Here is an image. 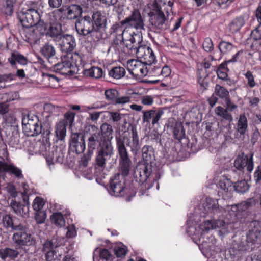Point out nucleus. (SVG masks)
Wrapping results in <instances>:
<instances>
[{
    "label": "nucleus",
    "mask_w": 261,
    "mask_h": 261,
    "mask_svg": "<svg viewBox=\"0 0 261 261\" xmlns=\"http://www.w3.org/2000/svg\"><path fill=\"white\" fill-rule=\"evenodd\" d=\"M93 131L87 139V156L91 159L94 150L97 148L95 158V166L103 169L107 164H110L114 155V148L111 139H106L100 133L98 127L94 125H89Z\"/></svg>",
    "instance_id": "nucleus-1"
},
{
    "label": "nucleus",
    "mask_w": 261,
    "mask_h": 261,
    "mask_svg": "<svg viewBox=\"0 0 261 261\" xmlns=\"http://www.w3.org/2000/svg\"><path fill=\"white\" fill-rule=\"evenodd\" d=\"M132 131V139L127 136L116 137V148L119 155V170L123 178L129 175L132 165L125 144L134 154H137L141 147L137 130L133 128Z\"/></svg>",
    "instance_id": "nucleus-2"
},
{
    "label": "nucleus",
    "mask_w": 261,
    "mask_h": 261,
    "mask_svg": "<svg viewBox=\"0 0 261 261\" xmlns=\"http://www.w3.org/2000/svg\"><path fill=\"white\" fill-rule=\"evenodd\" d=\"M23 131L25 135L34 137L41 134L43 141L45 139L46 143L49 142L51 131V124L50 122L41 123L37 116L28 114L24 115L22 119Z\"/></svg>",
    "instance_id": "nucleus-3"
},
{
    "label": "nucleus",
    "mask_w": 261,
    "mask_h": 261,
    "mask_svg": "<svg viewBox=\"0 0 261 261\" xmlns=\"http://www.w3.org/2000/svg\"><path fill=\"white\" fill-rule=\"evenodd\" d=\"M125 43V51L128 53H135L145 65H150L155 62V57L152 49L143 44L142 39L139 35L134 34V35H130V39L126 40Z\"/></svg>",
    "instance_id": "nucleus-4"
},
{
    "label": "nucleus",
    "mask_w": 261,
    "mask_h": 261,
    "mask_svg": "<svg viewBox=\"0 0 261 261\" xmlns=\"http://www.w3.org/2000/svg\"><path fill=\"white\" fill-rule=\"evenodd\" d=\"M148 16L151 31L160 34L167 28V19L159 6H154V8L148 13Z\"/></svg>",
    "instance_id": "nucleus-5"
},
{
    "label": "nucleus",
    "mask_w": 261,
    "mask_h": 261,
    "mask_svg": "<svg viewBox=\"0 0 261 261\" xmlns=\"http://www.w3.org/2000/svg\"><path fill=\"white\" fill-rule=\"evenodd\" d=\"M32 7L23 8L18 14V18L23 27L27 28L35 26L40 18L37 10L36 3L32 2Z\"/></svg>",
    "instance_id": "nucleus-6"
},
{
    "label": "nucleus",
    "mask_w": 261,
    "mask_h": 261,
    "mask_svg": "<svg viewBox=\"0 0 261 261\" xmlns=\"http://www.w3.org/2000/svg\"><path fill=\"white\" fill-rule=\"evenodd\" d=\"M144 21L145 18L142 16L140 11L138 9H134L128 16L120 21V24L121 25H125L126 28L145 30Z\"/></svg>",
    "instance_id": "nucleus-7"
},
{
    "label": "nucleus",
    "mask_w": 261,
    "mask_h": 261,
    "mask_svg": "<svg viewBox=\"0 0 261 261\" xmlns=\"http://www.w3.org/2000/svg\"><path fill=\"white\" fill-rule=\"evenodd\" d=\"M75 25L77 34L83 37L87 36L95 31L93 21L89 15L80 17L76 19Z\"/></svg>",
    "instance_id": "nucleus-8"
},
{
    "label": "nucleus",
    "mask_w": 261,
    "mask_h": 261,
    "mask_svg": "<svg viewBox=\"0 0 261 261\" xmlns=\"http://www.w3.org/2000/svg\"><path fill=\"white\" fill-rule=\"evenodd\" d=\"M24 229L22 230H15L12 236V240L15 244L21 247L22 246H31L35 243V240L32 234L27 232V228L23 225Z\"/></svg>",
    "instance_id": "nucleus-9"
},
{
    "label": "nucleus",
    "mask_w": 261,
    "mask_h": 261,
    "mask_svg": "<svg viewBox=\"0 0 261 261\" xmlns=\"http://www.w3.org/2000/svg\"><path fill=\"white\" fill-rule=\"evenodd\" d=\"M146 65L141 61L132 59L127 63V69L134 77L142 78L148 73Z\"/></svg>",
    "instance_id": "nucleus-10"
},
{
    "label": "nucleus",
    "mask_w": 261,
    "mask_h": 261,
    "mask_svg": "<svg viewBox=\"0 0 261 261\" xmlns=\"http://www.w3.org/2000/svg\"><path fill=\"white\" fill-rule=\"evenodd\" d=\"M125 179L119 173L115 174L110 179L109 193L115 196H122L124 193Z\"/></svg>",
    "instance_id": "nucleus-11"
},
{
    "label": "nucleus",
    "mask_w": 261,
    "mask_h": 261,
    "mask_svg": "<svg viewBox=\"0 0 261 261\" xmlns=\"http://www.w3.org/2000/svg\"><path fill=\"white\" fill-rule=\"evenodd\" d=\"M152 171V166L149 163L140 164L136 167L134 171V178L137 182L144 185Z\"/></svg>",
    "instance_id": "nucleus-12"
},
{
    "label": "nucleus",
    "mask_w": 261,
    "mask_h": 261,
    "mask_svg": "<svg viewBox=\"0 0 261 261\" xmlns=\"http://www.w3.org/2000/svg\"><path fill=\"white\" fill-rule=\"evenodd\" d=\"M70 150L77 154L83 153L86 148L84 135L81 133H72L70 137Z\"/></svg>",
    "instance_id": "nucleus-13"
},
{
    "label": "nucleus",
    "mask_w": 261,
    "mask_h": 261,
    "mask_svg": "<svg viewBox=\"0 0 261 261\" xmlns=\"http://www.w3.org/2000/svg\"><path fill=\"white\" fill-rule=\"evenodd\" d=\"M246 237L248 243L255 244L261 242L260 221H253L250 223Z\"/></svg>",
    "instance_id": "nucleus-14"
},
{
    "label": "nucleus",
    "mask_w": 261,
    "mask_h": 261,
    "mask_svg": "<svg viewBox=\"0 0 261 261\" xmlns=\"http://www.w3.org/2000/svg\"><path fill=\"white\" fill-rule=\"evenodd\" d=\"M252 205V200L250 199L240 203L231 205V210L236 218L241 220L247 218L250 215L248 210Z\"/></svg>",
    "instance_id": "nucleus-15"
},
{
    "label": "nucleus",
    "mask_w": 261,
    "mask_h": 261,
    "mask_svg": "<svg viewBox=\"0 0 261 261\" xmlns=\"http://www.w3.org/2000/svg\"><path fill=\"white\" fill-rule=\"evenodd\" d=\"M234 166L240 171H243L247 167V170L251 172L254 167L253 154L249 158L244 153L239 154L234 160Z\"/></svg>",
    "instance_id": "nucleus-16"
},
{
    "label": "nucleus",
    "mask_w": 261,
    "mask_h": 261,
    "mask_svg": "<svg viewBox=\"0 0 261 261\" xmlns=\"http://www.w3.org/2000/svg\"><path fill=\"white\" fill-rule=\"evenodd\" d=\"M205 211L212 217L220 216L224 211L222 207H220L218 200L211 198H206L203 203Z\"/></svg>",
    "instance_id": "nucleus-17"
},
{
    "label": "nucleus",
    "mask_w": 261,
    "mask_h": 261,
    "mask_svg": "<svg viewBox=\"0 0 261 261\" xmlns=\"http://www.w3.org/2000/svg\"><path fill=\"white\" fill-rule=\"evenodd\" d=\"M57 43L60 45L61 50L65 53L73 51L76 46L74 37L72 35L69 34L63 35Z\"/></svg>",
    "instance_id": "nucleus-18"
},
{
    "label": "nucleus",
    "mask_w": 261,
    "mask_h": 261,
    "mask_svg": "<svg viewBox=\"0 0 261 261\" xmlns=\"http://www.w3.org/2000/svg\"><path fill=\"white\" fill-rule=\"evenodd\" d=\"M164 111L161 110H149L143 112L142 120L143 123H149L151 120L153 125L157 124L161 116L163 115Z\"/></svg>",
    "instance_id": "nucleus-19"
},
{
    "label": "nucleus",
    "mask_w": 261,
    "mask_h": 261,
    "mask_svg": "<svg viewBox=\"0 0 261 261\" xmlns=\"http://www.w3.org/2000/svg\"><path fill=\"white\" fill-rule=\"evenodd\" d=\"M111 33H116V37L118 39H122L121 41H124V45L125 46V41L126 40L130 39V35H134L135 33L133 34L128 33L127 31H125V29H123L121 25L118 23H115L113 24L111 28Z\"/></svg>",
    "instance_id": "nucleus-20"
},
{
    "label": "nucleus",
    "mask_w": 261,
    "mask_h": 261,
    "mask_svg": "<svg viewBox=\"0 0 261 261\" xmlns=\"http://www.w3.org/2000/svg\"><path fill=\"white\" fill-rule=\"evenodd\" d=\"M91 18L95 27V31H98L106 27L107 19L101 11L94 12Z\"/></svg>",
    "instance_id": "nucleus-21"
},
{
    "label": "nucleus",
    "mask_w": 261,
    "mask_h": 261,
    "mask_svg": "<svg viewBox=\"0 0 261 261\" xmlns=\"http://www.w3.org/2000/svg\"><path fill=\"white\" fill-rule=\"evenodd\" d=\"M2 223L6 228L11 229L12 231L22 230L24 229L23 225L16 223L9 215H5L3 217Z\"/></svg>",
    "instance_id": "nucleus-22"
},
{
    "label": "nucleus",
    "mask_w": 261,
    "mask_h": 261,
    "mask_svg": "<svg viewBox=\"0 0 261 261\" xmlns=\"http://www.w3.org/2000/svg\"><path fill=\"white\" fill-rule=\"evenodd\" d=\"M83 13L82 7L76 4H71L67 6V11L65 13V17L68 20L77 19Z\"/></svg>",
    "instance_id": "nucleus-23"
},
{
    "label": "nucleus",
    "mask_w": 261,
    "mask_h": 261,
    "mask_svg": "<svg viewBox=\"0 0 261 261\" xmlns=\"http://www.w3.org/2000/svg\"><path fill=\"white\" fill-rule=\"evenodd\" d=\"M0 172H9L19 178L23 177L20 169L12 164H8L3 161H0Z\"/></svg>",
    "instance_id": "nucleus-24"
},
{
    "label": "nucleus",
    "mask_w": 261,
    "mask_h": 261,
    "mask_svg": "<svg viewBox=\"0 0 261 261\" xmlns=\"http://www.w3.org/2000/svg\"><path fill=\"white\" fill-rule=\"evenodd\" d=\"M8 60L12 66H15L16 63L23 66L26 65L28 63L27 58L18 51L13 52Z\"/></svg>",
    "instance_id": "nucleus-25"
},
{
    "label": "nucleus",
    "mask_w": 261,
    "mask_h": 261,
    "mask_svg": "<svg viewBox=\"0 0 261 261\" xmlns=\"http://www.w3.org/2000/svg\"><path fill=\"white\" fill-rule=\"evenodd\" d=\"M10 206L13 209L14 213L17 215L23 216L29 214V207L28 205L22 204L19 202L12 200L10 203Z\"/></svg>",
    "instance_id": "nucleus-26"
},
{
    "label": "nucleus",
    "mask_w": 261,
    "mask_h": 261,
    "mask_svg": "<svg viewBox=\"0 0 261 261\" xmlns=\"http://www.w3.org/2000/svg\"><path fill=\"white\" fill-rule=\"evenodd\" d=\"M47 33L52 38L54 41L57 42L61 39L64 34H62L61 25L51 24L49 27Z\"/></svg>",
    "instance_id": "nucleus-27"
},
{
    "label": "nucleus",
    "mask_w": 261,
    "mask_h": 261,
    "mask_svg": "<svg viewBox=\"0 0 261 261\" xmlns=\"http://www.w3.org/2000/svg\"><path fill=\"white\" fill-rule=\"evenodd\" d=\"M19 254L17 250L10 248H6L0 250V257L3 260L14 259Z\"/></svg>",
    "instance_id": "nucleus-28"
},
{
    "label": "nucleus",
    "mask_w": 261,
    "mask_h": 261,
    "mask_svg": "<svg viewBox=\"0 0 261 261\" xmlns=\"http://www.w3.org/2000/svg\"><path fill=\"white\" fill-rule=\"evenodd\" d=\"M237 131L240 135H244L248 128V122L246 117L244 114L239 116L237 125Z\"/></svg>",
    "instance_id": "nucleus-29"
},
{
    "label": "nucleus",
    "mask_w": 261,
    "mask_h": 261,
    "mask_svg": "<svg viewBox=\"0 0 261 261\" xmlns=\"http://www.w3.org/2000/svg\"><path fill=\"white\" fill-rule=\"evenodd\" d=\"M65 153L61 148H56L52 151L50 156L51 164L55 162L62 163L64 161Z\"/></svg>",
    "instance_id": "nucleus-30"
},
{
    "label": "nucleus",
    "mask_w": 261,
    "mask_h": 261,
    "mask_svg": "<svg viewBox=\"0 0 261 261\" xmlns=\"http://www.w3.org/2000/svg\"><path fill=\"white\" fill-rule=\"evenodd\" d=\"M125 69L120 66L112 67L109 71V75L114 79H120L125 74Z\"/></svg>",
    "instance_id": "nucleus-31"
},
{
    "label": "nucleus",
    "mask_w": 261,
    "mask_h": 261,
    "mask_svg": "<svg viewBox=\"0 0 261 261\" xmlns=\"http://www.w3.org/2000/svg\"><path fill=\"white\" fill-rule=\"evenodd\" d=\"M55 133L58 140L61 141L64 140L66 136V127L64 122L60 121L57 124Z\"/></svg>",
    "instance_id": "nucleus-32"
},
{
    "label": "nucleus",
    "mask_w": 261,
    "mask_h": 261,
    "mask_svg": "<svg viewBox=\"0 0 261 261\" xmlns=\"http://www.w3.org/2000/svg\"><path fill=\"white\" fill-rule=\"evenodd\" d=\"M245 24L244 18L240 16L234 19L230 23L229 29L232 33L238 32Z\"/></svg>",
    "instance_id": "nucleus-33"
},
{
    "label": "nucleus",
    "mask_w": 261,
    "mask_h": 261,
    "mask_svg": "<svg viewBox=\"0 0 261 261\" xmlns=\"http://www.w3.org/2000/svg\"><path fill=\"white\" fill-rule=\"evenodd\" d=\"M153 148L149 145H145L142 148V158L145 163H151L153 159Z\"/></svg>",
    "instance_id": "nucleus-34"
},
{
    "label": "nucleus",
    "mask_w": 261,
    "mask_h": 261,
    "mask_svg": "<svg viewBox=\"0 0 261 261\" xmlns=\"http://www.w3.org/2000/svg\"><path fill=\"white\" fill-rule=\"evenodd\" d=\"M217 187L220 189L223 192H227L231 189L232 182L226 177H222L219 180Z\"/></svg>",
    "instance_id": "nucleus-35"
},
{
    "label": "nucleus",
    "mask_w": 261,
    "mask_h": 261,
    "mask_svg": "<svg viewBox=\"0 0 261 261\" xmlns=\"http://www.w3.org/2000/svg\"><path fill=\"white\" fill-rule=\"evenodd\" d=\"M216 114L224 119L228 120L230 122L233 120L232 115L228 112L226 109H224L222 107L218 106L215 109Z\"/></svg>",
    "instance_id": "nucleus-36"
},
{
    "label": "nucleus",
    "mask_w": 261,
    "mask_h": 261,
    "mask_svg": "<svg viewBox=\"0 0 261 261\" xmlns=\"http://www.w3.org/2000/svg\"><path fill=\"white\" fill-rule=\"evenodd\" d=\"M101 68L97 67H92L88 70L85 71V74L91 77L98 79L102 76Z\"/></svg>",
    "instance_id": "nucleus-37"
},
{
    "label": "nucleus",
    "mask_w": 261,
    "mask_h": 261,
    "mask_svg": "<svg viewBox=\"0 0 261 261\" xmlns=\"http://www.w3.org/2000/svg\"><path fill=\"white\" fill-rule=\"evenodd\" d=\"M173 133L175 138L178 140H180L185 137V130L181 123H175Z\"/></svg>",
    "instance_id": "nucleus-38"
},
{
    "label": "nucleus",
    "mask_w": 261,
    "mask_h": 261,
    "mask_svg": "<svg viewBox=\"0 0 261 261\" xmlns=\"http://www.w3.org/2000/svg\"><path fill=\"white\" fill-rule=\"evenodd\" d=\"M214 92L217 96L224 100L230 96L228 91L219 84L216 85Z\"/></svg>",
    "instance_id": "nucleus-39"
},
{
    "label": "nucleus",
    "mask_w": 261,
    "mask_h": 261,
    "mask_svg": "<svg viewBox=\"0 0 261 261\" xmlns=\"http://www.w3.org/2000/svg\"><path fill=\"white\" fill-rule=\"evenodd\" d=\"M41 53L45 57L50 58L56 54V50L54 46L49 44H45L41 48Z\"/></svg>",
    "instance_id": "nucleus-40"
},
{
    "label": "nucleus",
    "mask_w": 261,
    "mask_h": 261,
    "mask_svg": "<svg viewBox=\"0 0 261 261\" xmlns=\"http://www.w3.org/2000/svg\"><path fill=\"white\" fill-rule=\"evenodd\" d=\"M113 132V129L112 126L108 123H104L101 125L100 133H101L102 136L105 138L111 140L112 136L110 137V136L112 135Z\"/></svg>",
    "instance_id": "nucleus-41"
},
{
    "label": "nucleus",
    "mask_w": 261,
    "mask_h": 261,
    "mask_svg": "<svg viewBox=\"0 0 261 261\" xmlns=\"http://www.w3.org/2000/svg\"><path fill=\"white\" fill-rule=\"evenodd\" d=\"M219 49L223 54H226L230 52L234 46L230 42L222 40L219 44Z\"/></svg>",
    "instance_id": "nucleus-42"
},
{
    "label": "nucleus",
    "mask_w": 261,
    "mask_h": 261,
    "mask_svg": "<svg viewBox=\"0 0 261 261\" xmlns=\"http://www.w3.org/2000/svg\"><path fill=\"white\" fill-rule=\"evenodd\" d=\"M50 219L51 222L57 226L62 227L65 224L64 218L61 213H54Z\"/></svg>",
    "instance_id": "nucleus-43"
},
{
    "label": "nucleus",
    "mask_w": 261,
    "mask_h": 261,
    "mask_svg": "<svg viewBox=\"0 0 261 261\" xmlns=\"http://www.w3.org/2000/svg\"><path fill=\"white\" fill-rule=\"evenodd\" d=\"M16 0H4L3 3L4 13L8 15H11L13 13V7Z\"/></svg>",
    "instance_id": "nucleus-44"
},
{
    "label": "nucleus",
    "mask_w": 261,
    "mask_h": 261,
    "mask_svg": "<svg viewBox=\"0 0 261 261\" xmlns=\"http://www.w3.org/2000/svg\"><path fill=\"white\" fill-rule=\"evenodd\" d=\"M236 191L239 193H244L249 189V186L245 180L238 181L234 186Z\"/></svg>",
    "instance_id": "nucleus-45"
},
{
    "label": "nucleus",
    "mask_w": 261,
    "mask_h": 261,
    "mask_svg": "<svg viewBox=\"0 0 261 261\" xmlns=\"http://www.w3.org/2000/svg\"><path fill=\"white\" fill-rule=\"evenodd\" d=\"M119 94V92L115 89H109L105 91L106 99L112 102H115L117 96H118Z\"/></svg>",
    "instance_id": "nucleus-46"
},
{
    "label": "nucleus",
    "mask_w": 261,
    "mask_h": 261,
    "mask_svg": "<svg viewBox=\"0 0 261 261\" xmlns=\"http://www.w3.org/2000/svg\"><path fill=\"white\" fill-rule=\"evenodd\" d=\"M55 240H46L43 245L42 251L45 253H47L51 250H54V248L58 247V244L56 243Z\"/></svg>",
    "instance_id": "nucleus-47"
},
{
    "label": "nucleus",
    "mask_w": 261,
    "mask_h": 261,
    "mask_svg": "<svg viewBox=\"0 0 261 261\" xmlns=\"http://www.w3.org/2000/svg\"><path fill=\"white\" fill-rule=\"evenodd\" d=\"M45 257L47 261H60L62 254L54 250L46 253Z\"/></svg>",
    "instance_id": "nucleus-48"
},
{
    "label": "nucleus",
    "mask_w": 261,
    "mask_h": 261,
    "mask_svg": "<svg viewBox=\"0 0 261 261\" xmlns=\"http://www.w3.org/2000/svg\"><path fill=\"white\" fill-rule=\"evenodd\" d=\"M67 6H61L59 8H57V10L54 11L51 13H50L49 14V16L53 17L55 18L54 19H51V21L50 22V23H56L57 22V19L55 18V17L59 12L63 13L65 16V13L67 11Z\"/></svg>",
    "instance_id": "nucleus-49"
},
{
    "label": "nucleus",
    "mask_w": 261,
    "mask_h": 261,
    "mask_svg": "<svg viewBox=\"0 0 261 261\" xmlns=\"http://www.w3.org/2000/svg\"><path fill=\"white\" fill-rule=\"evenodd\" d=\"M70 64H72V67L73 66H80L82 64V58L81 56L76 53H74L70 57Z\"/></svg>",
    "instance_id": "nucleus-50"
},
{
    "label": "nucleus",
    "mask_w": 261,
    "mask_h": 261,
    "mask_svg": "<svg viewBox=\"0 0 261 261\" xmlns=\"http://www.w3.org/2000/svg\"><path fill=\"white\" fill-rule=\"evenodd\" d=\"M46 218V214L44 211H36L35 215V219L37 224H42L44 223Z\"/></svg>",
    "instance_id": "nucleus-51"
},
{
    "label": "nucleus",
    "mask_w": 261,
    "mask_h": 261,
    "mask_svg": "<svg viewBox=\"0 0 261 261\" xmlns=\"http://www.w3.org/2000/svg\"><path fill=\"white\" fill-rule=\"evenodd\" d=\"M204 50L206 52H211L214 50V44L212 39L209 38H206L202 44Z\"/></svg>",
    "instance_id": "nucleus-52"
},
{
    "label": "nucleus",
    "mask_w": 261,
    "mask_h": 261,
    "mask_svg": "<svg viewBox=\"0 0 261 261\" xmlns=\"http://www.w3.org/2000/svg\"><path fill=\"white\" fill-rule=\"evenodd\" d=\"M251 36L253 39L258 41L261 45V25H258L251 32Z\"/></svg>",
    "instance_id": "nucleus-53"
},
{
    "label": "nucleus",
    "mask_w": 261,
    "mask_h": 261,
    "mask_svg": "<svg viewBox=\"0 0 261 261\" xmlns=\"http://www.w3.org/2000/svg\"><path fill=\"white\" fill-rule=\"evenodd\" d=\"M36 27V29L40 32L41 34L46 33L48 28V25L45 23L43 21L39 19V22L36 23L35 25Z\"/></svg>",
    "instance_id": "nucleus-54"
},
{
    "label": "nucleus",
    "mask_w": 261,
    "mask_h": 261,
    "mask_svg": "<svg viewBox=\"0 0 261 261\" xmlns=\"http://www.w3.org/2000/svg\"><path fill=\"white\" fill-rule=\"evenodd\" d=\"M55 67L57 70L63 71L64 70L70 69L72 67V64H70L69 61H64L56 64Z\"/></svg>",
    "instance_id": "nucleus-55"
},
{
    "label": "nucleus",
    "mask_w": 261,
    "mask_h": 261,
    "mask_svg": "<svg viewBox=\"0 0 261 261\" xmlns=\"http://www.w3.org/2000/svg\"><path fill=\"white\" fill-rule=\"evenodd\" d=\"M43 200L40 197H36L34 200L32 206L35 211H39L43 207Z\"/></svg>",
    "instance_id": "nucleus-56"
},
{
    "label": "nucleus",
    "mask_w": 261,
    "mask_h": 261,
    "mask_svg": "<svg viewBox=\"0 0 261 261\" xmlns=\"http://www.w3.org/2000/svg\"><path fill=\"white\" fill-rule=\"evenodd\" d=\"M245 76L247 79V84L248 86L250 88L254 87L256 83L252 72L250 71H247L245 74Z\"/></svg>",
    "instance_id": "nucleus-57"
},
{
    "label": "nucleus",
    "mask_w": 261,
    "mask_h": 261,
    "mask_svg": "<svg viewBox=\"0 0 261 261\" xmlns=\"http://www.w3.org/2000/svg\"><path fill=\"white\" fill-rule=\"evenodd\" d=\"M160 72V79L161 80L166 77H168L171 74V69L166 65H165L161 70Z\"/></svg>",
    "instance_id": "nucleus-58"
},
{
    "label": "nucleus",
    "mask_w": 261,
    "mask_h": 261,
    "mask_svg": "<svg viewBox=\"0 0 261 261\" xmlns=\"http://www.w3.org/2000/svg\"><path fill=\"white\" fill-rule=\"evenodd\" d=\"M130 101V97L128 96H124L119 97L117 96V98L115 101V103L116 105H124L126 103L129 102Z\"/></svg>",
    "instance_id": "nucleus-59"
},
{
    "label": "nucleus",
    "mask_w": 261,
    "mask_h": 261,
    "mask_svg": "<svg viewBox=\"0 0 261 261\" xmlns=\"http://www.w3.org/2000/svg\"><path fill=\"white\" fill-rule=\"evenodd\" d=\"M48 4L51 9L59 8L62 5L63 0H48Z\"/></svg>",
    "instance_id": "nucleus-60"
},
{
    "label": "nucleus",
    "mask_w": 261,
    "mask_h": 261,
    "mask_svg": "<svg viewBox=\"0 0 261 261\" xmlns=\"http://www.w3.org/2000/svg\"><path fill=\"white\" fill-rule=\"evenodd\" d=\"M253 179L256 184H259L261 181V166L256 167L253 174Z\"/></svg>",
    "instance_id": "nucleus-61"
},
{
    "label": "nucleus",
    "mask_w": 261,
    "mask_h": 261,
    "mask_svg": "<svg viewBox=\"0 0 261 261\" xmlns=\"http://www.w3.org/2000/svg\"><path fill=\"white\" fill-rule=\"evenodd\" d=\"M6 189L12 197H15L17 196V192L16 188L13 184H8L6 187Z\"/></svg>",
    "instance_id": "nucleus-62"
},
{
    "label": "nucleus",
    "mask_w": 261,
    "mask_h": 261,
    "mask_svg": "<svg viewBox=\"0 0 261 261\" xmlns=\"http://www.w3.org/2000/svg\"><path fill=\"white\" fill-rule=\"evenodd\" d=\"M218 5L222 8H226L228 7L234 0H215Z\"/></svg>",
    "instance_id": "nucleus-63"
},
{
    "label": "nucleus",
    "mask_w": 261,
    "mask_h": 261,
    "mask_svg": "<svg viewBox=\"0 0 261 261\" xmlns=\"http://www.w3.org/2000/svg\"><path fill=\"white\" fill-rule=\"evenodd\" d=\"M110 118L112 119L113 122H117L119 121L121 119V115L119 113L117 112H109Z\"/></svg>",
    "instance_id": "nucleus-64"
}]
</instances>
